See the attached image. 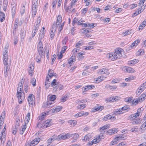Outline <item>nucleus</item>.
Segmentation results:
<instances>
[{
  "mask_svg": "<svg viewBox=\"0 0 146 146\" xmlns=\"http://www.w3.org/2000/svg\"><path fill=\"white\" fill-rule=\"evenodd\" d=\"M8 48L5 47L3 51V62L4 66L5 76L7 77V73L10 68V64H8Z\"/></svg>",
  "mask_w": 146,
  "mask_h": 146,
  "instance_id": "1",
  "label": "nucleus"
},
{
  "mask_svg": "<svg viewBox=\"0 0 146 146\" xmlns=\"http://www.w3.org/2000/svg\"><path fill=\"white\" fill-rule=\"evenodd\" d=\"M141 109L139 108L137 110V112L131 114L129 117V119L133 125H139L142 123L141 118H138L141 114Z\"/></svg>",
  "mask_w": 146,
  "mask_h": 146,
  "instance_id": "2",
  "label": "nucleus"
},
{
  "mask_svg": "<svg viewBox=\"0 0 146 146\" xmlns=\"http://www.w3.org/2000/svg\"><path fill=\"white\" fill-rule=\"evenodd\" d=\"M62 17L59 15L56 19V22H54L52 25L57 28L58 31L60 33L62 30L64 26V22L62 23Z\"/></svg>",
  "mask_w": 146,
  "mask_h": 146,
  "instance_id": "3",
  "label": "nucleus"
},
{
  "mask_svg": "<svg viewBox=\"0 0 146 146\" xmlns=\"http://www.w3.org/2000/svg\"><path fill=\"white\" fill-rule=\"evenodd\" d=\"M104 134L103 133H101L98 135L96 136L92 141H89L88 143V145L90 146H91L93 144H96L99 143L102 139L105 138Z\"/></svg>",
  "mask_w": 146,
  "mask_h": 146,
  "instance_id": "4",
  "label": "nucleus"
},
{
  "mask_svg": "<svg viewBox=\"0 0 146 146\" xmlns=\"http://www.w3.org/2000/svg\"><path fill=\"white\" fill-rule=\"evenodd\" d=\"M114 52L118 59L121 58L124 55L125 53L123 50L119 47L115 49Z\"/></svg>",
  "mask_w": 146,
  "mask_h": 146,
  "instance_id": "5",
  "label": "nucleus"
},
{
  "mask_svg": "<svg viewBox=\"0 0 146 146\" xmlns=\"http://www.w3.org/2000/svg\"><path fill=\"white\" fill-rule=\"evenodd\" d=\"M38 2L36 0H33L32 5V15L35 16L37 12V10Z\"/></svg>",
  "mask_w": 146,
  "mask_h": 146,
  "instance_id": "6",
  "label": "nucleus"
},
{
  "mask_svg": "<svg viewBox=\"0 0 146 146\" xmlns=\"http://www.w3.org/2000/svg\"><path fill=\"white\" fill-rule=\"evenodd\" d=\"M84 102H85L84 100H78V105L76 107L77 109L82 110L85 108L86 106V105Z\"/></svg>",
  "mask_w": 146,
  "mask_h": 146,
  "instance_id": "7",
  "label": "nucleus"
},
{
  "mask_svg": "<svg viewBox=\"0 0 146 146\" xmlns=\"http://www.w3.org/2000/svg\"><path fill=\"white\" fill-rule=\"evenodd\" d=\"M56 74L54 72L53 70L49 69L48 72V74L46 77V79L51 81L52 78L53 77H56Z\"/></svg>",
  "mask_w": 146,
  "mask_h": 146,
  "instance_id": "8",
  "label": "nucleus"
},
{
  "mask_svg": "<svg viewBox=\"0 0 146 146\" xmlns=\"http://www.w3.org/2000/svg\"><path fill=\"white\" fill-rule=\"evenodd\" d=\"M37 50L39 55H44L45 52L43 48L42 44L40 41H39L37 45Z\"/></svg>",
  "mask_w": 146,
  "mask_h": 146,
  "instance_id": "9",
  "label": "nucleus"
},
{
  "mask_svg": "<svg viewBox=\"0 0 146 146\" xmlns=\"http://www.w3.org/2000/svg\"><path fill=\"white\" fill-rule=\"evenodd\" d=\"M107 58L111 61H113L118 60L114 52H109L106 54Z\"/></svg>",
  "mask_w": 146,
  "mask_h": 146,
  "instance_id": "10",
  "label": "nucleus"
},
{
  "mask_svg": "<svg viewBox=\"0 0 146 146\" xmlns=\"http://www.w3.org/2000/svg\"><path fill=\"white\" fill-rule=\"evenodd\" d=\"M35 98L34 96L32 94H30L28 97V103L29 106L31 107L33 106L35 103Z\"/></svg>",
  "mask_w": 146,
  "mask_h": 146,
  "instance_id": "11",
  "label": "nucleus"
},
{
  "mask_svg": "<svg viewBox=\"0 0 146 146\" xmlns=\"http://www.w3.org/2000/svg\"><path fill=\"white\" fill-rule=\"evenodd\" d=\"M17 97L19 102V104H21L23 102L25 99V93L24 92H17Z\"/></svg>",
  "mask_w": 146,
  "mask_h": 146,
  "instance_id": "12",
  "label": "nucleus"
},
{
  "mask_svg": "<svg viewBox=\"0 0 146 146\" xmlns=\"http://www.w3.org/2000/svg\"><path fill=\"white\" fill-rule=\"evenodd\" d=\"M6 125L5 124L4 125V128L1 133V135H0V140H1V142L2 141H3V143L6 140L5 137L6 136Z\"/></svg>",
  "mask_w": 146,
  "mask_h": 146,
  "instance_id": "13",
  "label": "nucleus"
},
{
  "mask_svg": "<svg viewBox=\"0 0 146 146\" xmlns=\"http://www.w3.org/2000/svg\"><path fill=\"white\" fill-rule=\"evenodd\" d=\"M120 98L118 96H111L109 98H107L106 100V101L107 102H113L117 101L120 99Z\"/></svg>",
  "mask_w": 146,
  "mask_h": 146,
  "instance_id": "14",
  "label": "nucleus"
},
{
  "mask_svg": "<svg viewBox=\"0 0 146 146\" xmlns=\"http://www.w3.org/2000/svg\"><path fill=\"white\" fill-rule=\"evenodd\" d=\"M25 80L24 78H22L19 82L17 89V92H22L23 85Z\"/></svg>",
  "mask_w": 146,
  "mask_h": 146,
  "instance_id": "15",
  "label": "nucleus"
},
{
  "mask_svg": "<svg viewBox=\"0 0 146 146\" xmlns=\"http://www.w3.org/2000/svg\"><path fill=\"white\" fill-rule=\"evenodd\" d=\"M106 78V77L104 76L101 75L98 78H93L92 80H93V83H98L104 80Z\"/></svg>",
  "mask_w": 146,
  "mask_h": 146,
  "instance_id": "16",
  "label": "nucleus"
},
{
  "mask_svg": "<svg viewBox=\"0 0 146 146\" xmlns=\"http://www.w3.org/2000/svg\"><path fill=\"white\" fill-rule=\"evenodd\" d=\"M122 70L123 71L131 73H133L135 72V70L134 69L131 67L127 66H123L122 68Z\"/></svg>",
  "mask_w": 146,
  "mask_h": 146,
  "instance_id": "17",
  "label": "nucleus"
},
{
  "mask_svg": "<svg viewBox=\"0 0 146 146\" xmlns=\"http://www.w3.org/2000/svg\"><path fill=\"white\" fill-rule=\"evenodd\" d=\"M40 22V21H39V23H35V24L34 25V29H33L32 33V36L33 37L35 35L36 32L37 31L39 26V23Z\"/></svg>",
  "mask_w": 146,
  "mask_h": 146,
  "instance_id": "18",
  "label": "nucleus"
},
{
  "mask_svg": "<svg viewBox=\"0 0 146 146\" xmlns=\"http://www.w3.org/2000/svg\"><path fill=\"white\" fill-rule=\"evenodd\" d=\"M98 73L100 75L104 74L108 75L110 74V72L109 69L105 67L99 69L98 71Z\"/></svg>",
  "mask_w": 146,
  "mask_h": 146,
  "instance_id": "19",
  "label": "nucleus"
},
{
  "mask_svg": "<svg viewBox=\"0 0 146 146\" xmlns=\"http://www.w3.org/2000/svg\"><path fill=\"white\" fill-rule=\"evenodd\" d=\"M104 109V106H101L99 104H97L96 106L92 108V112H95L97 111H100Z\"/></svg>",
  "mask_w": 146,
  "mask_h": 146,
  "instance_id": "20",
  "label": "nucleus"
},
{
  "mask_svg": "<svg viewBox=\"0 0 146 146\" xmlns=\"http://www.w3.org/2000/svg\"><path fill=\"white\" fill-rule=\"evenodd\" d=\"M116 119L115 117L111 116V115L109 114L105 116L102 119V120L104 121H106L110 120L111 121H113L115 120Z\"/></svg>",
  "mask_w": 146,
  "mask_h": 146,
  "instance_id": "21",
  "label": "nucleus"
},
{
  "mask_svg": "<svg viewBox=\"0 0 146 146\" xmlns=\"http://www.w3.org/2000/svg\"><path fill=\"white\" fill-rule=\"evenodd\" d=\"M49 111H46L42 112L39 115L37 119L38 120L42 121L43 120L46 116L48 114Z\"/></svg>",
  "mask_w": 146,
  "mask_h": 146,
  "instance_id": "22",
  "label": "nucleus"
},
{
  "mask_svg": "<svg viewBox=\"0 0 146 146\" xmlns=\"http://www.w3.org/2000/svg\"><path fill=\"white\" fill-rule=\"evenodd\" d=\"M88 114L89 113L88 112H84V111H80L74 115V116L75 118H78L83 116H87L88 115Z\"/></svg>",
  "mask_w": 146,
  "mask_h": 146,
  "instance_id": "23",
  "label": "nucleus"
},
{
  "mask_svg": "<svg viewBox=\"0 0 146 146\" xmlns=\"http://www.w3.org/2000/svg\"><path fill=\"white\" fill-rule=\"evenodd\" d=\"M118 131V129L117 128H113L108 130L106 133L108 135H111L117 133Z\"/></svg>",
  "mask_w": 146,
  "mask_h": 146,
  "instance_id": "24",
  "label": "nucleus"
},
{
  "mask_svg": "<svg viewBox=\"0 0 146 146\" xmlns=\"http://www.w3.org/2000/svg\"><path fill=\"white\" fill-rule=\"evenodd\" d=\"M57 28L54 27L52 26V27L50 29V36L51 39H52L54 38L55 35V33Z\"/></svg>",
  "mask_w": 146,
  "mask_h": 146,
  "instance_id": "25",
  "label": "nucleus"
},
{
  "mask_svg": "<svg viewBox=\"0 0 146 146\" xmlns=\"http://www.w3.org/2000/svg\"><path fill=\"white\" fill-rule=\"evenodd\" d=\"M11 9V13L12 15V17L14 18L15 17V15L16 13V10L17 3H15L14 1H12L11 2V5H14Z\"/></svg>",
  "mask_w": 146,
  "mask_h": 146,
  "instance_id": "26",
  "label": "nucleus"
},
{
  "mask_svg": "<svg viewBox=\"0 0 146 146\" xmlns=\"http://www.w3.org/2000/svg\"><path fill=\"white\" fill-rule=\"evenodd\" d=\"M51 119H48L44 121H43L44 129H45L51 126Z\"/></svg>",
  "mask_w": 146,
  "mask_h": 146,
  "instance_id": "27",
  "label": "nucleus"
},
{
  "mask_svg": "<svg viewBox=\"0 0 146 146\" xmlns=\"http://www.w3.org/2000/svg\"><path fill=\"white\" fill-rule=\"evenodd\" d=\"M146 88V81L142 84L138 88V93L139 94L142 92Z\"/></svg>",
  "mask_w": 146,
  "mask_h": 146,
  "instance_id": "28",
  "label": "nucleus"
},
{
  "mask_svg": "<svg viewBox=\"0 0 146 146\" xmlns=\"http://www.w3.org/2000/svg\"><path fill=\"white\" fill-rule=\"evenodd\" d=\"M140 41V39H137L136 40L133 42L130 46H129L130 49H132L136 46L139 44Z\"/></svg>",
  "mask_w": 146,
  "mask_h": 146,
  "instance_id": "29",
  "label": "nucleus"
},
{
  "mask_svg": "<svg viewBox=\"0 0 146 146\" xmlns=\"http://www.w3.org/2000/svg\"><path fill=\"white\" fill-rule=\"evenodd\" d=\"M40 140V138H36L31 141L30 143L31 146H35L37 145Z\"/></svg>",
  "mask_w": 146,
  "mask_h": 146,
  "instance_id": "30",
  "label": "nucleus"
},
{
  "mask_svg": "<svg viewBox=\"0 0 146 146\" xmlns=\"http://www.w3.org/2000/svg\"><path fill=\"white\" fill-rule=\"evenodd\" d=\"M34 69V67L33 64H30L28 68V70L29 73L31 76H32L33 75Z\"/></svg>",
  "mask_w": 146,
  "mask_h": 146,
  "instance_id": "31",
  "label": "nucleus"
},
{
  "mask_svg": "<svg viewBox=\"0 0 146 146\" xmlns=\"http://www.w3.org/2000/svg\"><path fill=\"white\" fill-rule=\"evenodd\" d=\"M82 33L85 35L86 37L87 38L90 37L92 36L91 34H88L90 32V31L87 29H83Z\"/></svg>",
  "mask_w": 146,
  "mask_h": 146,
  "instance_id": "32",
  "label": "nucleus"
},
{
  "mask_svg": "<svg viewBox=\"0 0 146 146\" xmlns=\"http://www.w3.org/2000/svg\"><path fill=\"white\" fill-rule=\"evenodd\" d=\"M62 108V107L61 106H58L55 108L51 109L50 111L52 113L57 112L60 111Z\"/></svg>",
  "mask_w": 146,
  "mask_h": 146,
  "instance_id": "33",
  "label": "nucleus"
},
{
  "mask_svg": "<svg viewBox=\"0 0 146 146\" xmlns=\"http://www.w3.org/2000/svg\"><path fill=\"white\" fill-rule=\"evenodd\" d=\"M139 61V60L138 59H135L128 61L127 64L128 65L133 66L138 62Z\"/></svg>",
  "mask_w": 146,
  "mask_h": 146,
  "instance_id": "34",
  "label": "nucleus"
},
{
  "mask_svg": "<svg viewBox=\"0 0 146 146\" xmlns=\"http://www.w3.org/2000/svg\"><path fill=\"white\" fill-rule=\"evenodd\" d=\"M144 10L142 8V7L139 8L136 11L133 13V16L134 17L136 16L141 13Z\"/></svg>",
  "mask_w": 146,
  "mask_h": 146,
  "instance_id": "35",
  "label": "nucleus"
},
{
  "mask_svg": "<svg viewBox=\"0 0 146 146\" xmlns=\"http://www.w3.org/2000/svg\"><path fill=\"white\" fill-rule=\"evenodd\" d=\"M26 4V1L24 2L23 4V6H21L20 9V12L21 15H23L25 12V6Z\"/></svg>",
  "mask_w": 146,
  "mask_h": 146,
  "instance_id": "36",
  "label": "nucleus"
},
{
  "mask_svg": "<svg viewBox=\"0 0 146 146\" xmlns=\"http://www.w3.org/2000/svg\"><path fill=\"white\" fill-rule=\"evenodd\" d=\"M132 102V104H131V105L132 106L133 105H137L139 103L142 102V101H141L139 97L136 99L133 100Z\"/></svg>",
  "mask_w": 146,
  "mask_h": 146,
  "instance_id": "37",
  "label": "nucleus"
},
{
  "mask_svg": "<svg viewBox=\"0 0 146 146\" xmlns=\"http://www.w3.org/2000/svg\"><path fill=\"white\" fill-rule=\"evenodd\" d=\"M79 135L77 133H75L73 134V136L72 137V138L73 140L71 141V143H73L76 141L77 139L79 137Z\"/></svg>",
  "mask_w": 146,
  "mask_h": 146,
  "instance_id": "38",
  "label": "nucleus"
},
{
  "mask_svg": "<svg viewBox=\"0 0 146 146\" xmlns=\"http://www.w3.org/2000/svg\"><path fill=\"white\" fill-rule=\"evenodd\" d=\"M8 1L7 0H3V7L4 11H6L8 5Z\"/></svg>",
  "mask_w": 146,
  "mask_h": 146,
  "instance_id": "39",
  "label": "nucleus"
},
{
  "mask_svg": "<svg viewBox=\"0 0 146 146\" xmlns=\"http://www.w3.org/2000/svg\"><path fill=\"white\" fill-rule=\"evenodd\" d=\"M146 25V20H144L139 26V30L140 31L142 30Z\"/></svg>",
  "mask_w": 146,
  "mask_h": 146,
  "instance_id": "40",
  "label": "nucleus"
},
{
  "mask_svg": "<svg viewBox=\"0 0 146 146\" xmlns=\"http://www.w3.org/2000/svg\"><path fill=\"white\" fill-rule=\"evenodd\" d=\"M46 30L44 27H42L40 29L39 36H40L41 37H43L45 34Z\"/></svg>",
  "mask_w": 146,
  "mask_h": 146,
  "instance_id": "41",
  "label": "nucleus"
},
{
  "mask_svg": "<svg viewBox=\"0 0 146 146\" xmlns=\"http://www.w3.org/2000/svg\"><path fill=\"white\" fill-rule=\"evenodd\" d=\"M91 138L92 137L91 135L89 133H88L85 136L84 139H83V140H84V141L86 142L89 141Z\"/></svg>",
  "mask_w": 146,
  "mask_h": 146,
  "instance_id": "42",
  "label": "nucleus"
},
{
  "mask_svg": "<svg viewBox=\"0 0 146 146\" xmlns=\"http://www.w3.org/2000/svg\"><path fill=\"white\" fill-rule=\"evenodd\" d=\"M105 88H106L113 90L116 89L117 88V87L115 86H111L109 84H107L106 85Z\"/></svg>",
  "mask_w": 146,
  "mask_h": 146,
  "instance_id": "43",
  "label": "nucleus"
},
{
  "mask_svg": "<svg viewBox=\"0 0 146 146\" xmlns=\"http://www.w3.org/2000/svg\"><path fill=\"white\" fill-rule=\"evenodd\" d=\"M136 78V77L133 75H131L127 78L125 79V80L126 82H130V81L135 80Z\"/></svg>",
  "mask_w": 146,
  "mask_h": 146,
  "instance_id": "44",
  "label": "nucleus"
},
{
  "mask_svg": "<svg viewBox=\"0 0 146 146\" xmlns=\"http://www.w3.org/2000/svg\"><path fill=\"white\" fill-rule=\"evenodd\" d=\"M30 113H28L26 116L25 117V124H26L27 125V124L28 123V122L29 121V120L30 119Z\"/></svg>",
  "mask_w": 146,
  "mask_h": 146,
  "instance_id": "45",
  "label": "nucleus"
},
{
  "mask_svg": "<svg viewBox=\"0 0 146 146\" xmlns=\"http://www.w3.org/2000/svg\"><path fill=\"white\" fill-rule=\"evenodd\" d=\"M114 139L117 141L119 140L123 139H124V136L123 134H120L116 137Z\"/></svg>",
  "mask_w": 146,
  "mask_h": 146,
  "instance_id": "46",
  "label": "nucleus"
},
{
  "mask_svg": "<svg viewBox=\"0 0 146 146\" xmlns=\"http://www.w3.org/2000/svg\"><path fill=\"white\" fill-rule=\"evenodd\" d=\"M133 100V97H126L124 99V101L125 102L128 103H131V104H132V101Z\"/></svg>",
  "mask_w": 146,
  "mask_h": 146,
  "instance_id": "47",
  "label": "nucleus"
},
{
  "mask_svg": "<svg viewBox=\"0 0 146 146\" xmlns=\"http://www.w3.org/2000/svg\"><path fill=\"white\" fill-rule=\"evenodd\" d=\"M5 17L4 13L2 12H0V21L1 22H3L5 20Z\"/></svg>",
  "mask_w": 146,
  "mask_h": 146,
  "instance_id": "48",
  "label": "nucleus"
},
{
  "mask_svg": "<svg viewBox=\"0 0 146 146\" xmlns=\"http://www.w3.org/2000/svg\"><path fill=\"white\" fill-rule=\"evenodd\" d=\"M110 124H108L100 128V130H104L108 128H109L110 127Z\"/></svg>",
  "mask_w": 146,
  "mask_h": 146,
  "instance_id": "49",
  "label": "nucleus"
},
{
  "mask_svg": "<svg viewBox=\"0 0 146 146\" xmlns=\"http://www.w3.org/2000/svg\"><path fill=\"white\" fill-rule=\"evenodd\" d=\"M85 54V52L84 51H81L79 52L78 54L77 57L80 59L83 58L84 56L83 55Z\"/></svg>",
  "mask_w": 146,
  "mask_h": 146,
  "instance_id": "50",
  "label": "nucleus"
},
{
  "mask_svg": "<svg viewBox=\"0 0 146 146\" xmlns=\"http://www.w3.org/2000/svg\"><path fill=\"white\" fill-rule=\"evenodd\" d=\"M37 127L39 128L44 129L43 121H40L37 125Z\"/></svg>",
  "mask_w": 146,
  "mask_h": 146,
  "instance_id": "51",
  "label": "nucleus"
},
{
  "mask_svg": "<svg viewBox=\"0 0 146 146\" xmlns=\"http://www.w3.org/2000/svg\"><path fill=\"white\" fill-rule=\"evenodd\" d=\"M139 97L141 101L142 102L146 98V92L141 94Z\"/></svg>",
  "mask_w": 146,
  "mask_h": 146,
  "instance_id": "52",
  "label": "nucleus"
},
{
  "mask_svg": "<svg viewBox=\"0 0 146 146\" xmlns=\"http://www.w3.org/2000/svg\"><path fill=\"white\" fill-rule=\"evenodd\" d=\"M56 139V136L55 135H53L51 138H50L48 140V143H50L52 141Z\"/></svg>",
  "mask_w": 146,
  "mask_h": 146,
  "instance_id": "53",
  "label": "nucleus"
},
{
  "mask_svg": "<svg viewBox=\"0 0 146 146\" xmlns=\"http://www.w3.org/2000/svg\"><path fill=\"white\" fill-rule=\"evenodd\" d=\"M140 129L142 131H144L146 129V121H145L141 126Z\"/></svg>",
  "mask_w": 146,
  "mask_h": 146,
  "instance_id": "54",
  "label": "nucleus"
},
{
  "mask_svg": "<svg viewBox=\"0 0 146 146\" xmlns=\"http://www.w3.org/2000/svg\"><path fill=\"white\" fill-rule=\"evenodd\" d=\"M50 81H51L46 79L45 82V87L46 89L48 88L50 86Z\"/></svg>",
  "mask_w": 146,
  "mask_h": 146,
  "instance_id": "55",
  "label": "nucleus"
},
{
  "mask_svg": "<svg viewBox=\"0 0 146 146\" xmlns=\"http://www.w3.org/2000/svg\"><path fill=\"white\" fill-rule=\"evenodd\" d=\"M68 123L72 126H74L76 125L77 122L75 120H70L68 121Z\"/></svg>",
  "mask_w": 146,
  "mask_h": 146,
  "instance_id": "56",
  "label": "nucleus"
},
{
  "mask_svg": "<svg viewBox=\"0 0 146 146\" xmlns=\"http://www.w3.org/2000/svg\"><path fill=\"white\" fill-rule=\"evenodd\" d=\"M27 127V125L26 124H25L22 127L21 129L20 130V133L21 134H23L25 131L26 128Z\"/></svg>",
  "mask_w": 146,
  "mask_h": 146,
  "instance_id": "57",
  "label": "nucleus"
},
{
  "mask_svg": "<svg viewBox=\"0 0 146 146\" xmlns=\"http://www.w3.org/2000/svg\"><path fill=\"white\" fill-rule=\"evenodd\" d=\"M131 29H129L127 30L124 32L122 33V34L123 35V36H125L130 35L131 34Z\"/></svg>",
  "mask_w": 146,
  "mask_h": 146,
  "instance_id": "58",
  "label": "nucleus"
},
{
  "mask_svg": "<svg viewBox=\"0 0 146 146\" xmlns=\"http://www.w3.org/2000/svg\"><path fill=\"white\" fill-rule=\"evenodd\" d=\"M73 57V56L68 59V63L70 65V66H71L73 63V62H74L75 60L74 59H73L72 57Z\"/></svg>",
  "mask_w": 146,
  "mask_h": 146,
  "instance_id": "59",
  "label": "nucleus"
},
{
  "mask_svg": "<svg viewBox=\"0 0 146 146\" xmlns=\"http://www.w3.org/2000/svg\"><path fill=\"white\" fill-rule=\"evenodd\" d=\"M28 82L26 81L24 83V90L26 93H27L28 92Z\"/></svg>",
  "mask_w": 146,
  "mask_h": 146,
  "instance_id": "60",
  "label": "nucleus"
},
{
  "mask_svg": "<svg viewBox=\"0 0 146 146\" xmlns=\"http://www.w3.org/2000/svg\"><path fill=\"white\" fill-rule=\"evenodd\" d=\"M30 82L33 86H36V80L35 78H33L31 79Z\"/></svg>",
  "mask_w": 146,
  "mask_h": 146,
  "instance_id": "61",
  "label": "nucleus"
},
{
  "mask_svg": "<svg viewBox=\"0 0 146 146\" xmlns=\"http://www.w3.org/2000/svg\"><path fill=\"white\" fill-rule=\"evenodd\" d=\"M122 111L121 108H119L114 111V114L115 115L120 114L123 113Z\"/></svg>",
  "mask_w": 146,
  "mask_h": 146,
  "instance_id": "62",
  "label": "nucleus"
},
{
  "mask_svg": "<svg viewBox=\"0 0 146 146\" xmlns=\"http://www.w3.org/2000/svg\"><path fill=\"white\" fill-rule=\"evenodd\" d=\"M42 55H38L35 58V60L38 63L40 62L41 61V57Z\"/></svg>",
  "mask_w": 146,
  "mask_h": 146,
  "instance_id": "63",
  "label": "nucleus"
},
{
  "mask_svg": "<svg viewBox=\"0 0 146 146\" xmlns=\"http://www.w3.org/2000/svg\"><path fill=\"white\" fill-rule=\"evenodd\" d=\"M56 96L55 95H52L50 96L49 98V100L52 102H53L56 98Z\"/></svg>",
  "mask_w": 146,
  "mask_h": 146,
  "instance_id": "64",
  "label": "nucleus"
}]
</instances>
